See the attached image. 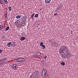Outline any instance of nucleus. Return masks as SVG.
Segmentation results:
<instances>
[{
  "instance_id": "8",
  "label": "nucleus",
  "mask_w": 78,
  "mask_h": 78,
  "mask_svg": "<svg viewBox=\"0 0 78 78\" xmlns=\"http://www.w3.org/2000/svg\"><path fill=\"white\" fill-rule=\"evenodd\" d=\"M51 0H45V3L47 4H48L49 3H50Z\"/></svg>"
},
{
  "instance_id": "15",
  "label": "nucleus",
  "mask_w": 78,
  "mask_h": 78,
  "mask_svg": "<svg viewBox=\"0 0 78 78\" xmlns=\"http://www.w3.org/2000/svg\"><path fill=\"white\" fill-rule=\"evenodd\" d=\"M9 27H7L5 29V31H8V30H9Z\"/></svg>"
},
{
  "instance_id": "21",
  "label": "nucleus",
  "mask_w": 78,
  "mask_h": 78,
  "mask_svg": "<svg viewBox=\"0 0 78 78\" xmlns=\"http://www.w3.org/2000/svg\"><path fill=\"white\" fill-rule=\"evenodd\" d=\"M20 22L21 23V24H22L23 23V21L22 20H20Z\"/></svg>"
},
{
  "instance_id": "1",
  "label": "nucleus",
  "mask_w": 78,
  "mask_h": 78,
  "mask_svg": "<svg viewBox=\"0 0 78 78\" xmlns=\"http://www.w3.org/2000/svg\"><path fill=\"white\" fill-rule=\"evenodd\" d=\"M68 52V48L67 46H62L59 49V52L61 54H62L63 53H65V52Z\"/></svg>"
},
{
  "instance_id": "32",
  "label": "nucleus",
  "mask_w": 78,
  "mask_h": 78,
  "mask_svg": "<svg viewBox=\"0 0 78 78\" xmlns=\"http://www.w3.org/2000/svg\"><path fill=\"white\" fill-rule=\"evenodd\" d=\"M58 8H60V9H61V8H62V7L61 6H58Z\"/></svg>"
},
{
  "instance_id": "7",
  "label": "nucleus",
  "mask_w": 78,
  "mask_h": 78,
  "mask_svg": "<svg viewBox=\"0 0 78 78\" xmlns=\"http://www.w3.org/2000/svg\"><path fill=\"white\" fill-rule=\"evenodd\" d=\"M27 39V38L25 37H23L20 38V41H23L24 40H25Z\"/></svg>"
},
{
  "instance_id": "17",
  "label": "nucleus",
  "mask_w": 78,
  "mask_h": 78,
  "mask_svg": "<svg viewBox=\"0 0 78 78\" xmlns=\"http://www.w3.org/2000/svg\"><path fill=\"white\" fill-rule=\"evenodd\" d=\"M4 2L5 4H8V2L7 1V0H4Z\"/></svg>"
},
{
  "instance_id": "4",
  "label": "nucleus",
  "mask_w": 78,
  "mask_h": 78,
  "mask_svg": "<svg viewBox=\"0 0 78 78\" xmlns=\"http://www.w3.org/2000/svg\"><path fill=\"white\" fill-rule=\"evenodd\" d=\"M70 56V55L69 54H66L65 55H64L62 56V58L63 59H66V58H67V59H68L69 58V56Z\"/></svg>"
},
{
  "instance_id": "5",
  "label": "nucleus",
  "mask_w": 78,
  "mask_h": 78,
  "mask_svg": "<svg viewBox=\"0 0 78 78\" xmlns=\"http://www.w3.org/2000/svg\"><path fill=\"white\" fill-rule=\"evenodd\" d=\"M35 55L36 56H39L41 55V53L39 52H37L35 53Z\"/></svg>"
},
{
  "instance_id": "37",
  "label": "nucleus",
  "mask_w": 78,
  "mask_h": 78,
  "mask_svg": "<svg viewBox=\"0 0 78 78\" xmlns=\"http://www.w3.org/2000/svg\"><path fill=\"white\" fill-rule=\"evenodd\" d=\"M23 34V35H24V34H25V33H24Z\"/></svg>"
},
{
  "instance_id": "36",
  "label": "nucleus",
  "mask_w": 78,
  "mask_h": 78,
  "mask_svg": "<svg viewBox=\"0 0 78 78\" xmlns=\"http://www.w3.org/2000/svg\"><path fill=\"white\" fill-rule=\"evenodd\" d=\"M23 33H22V35H23Z\"/></svg>"
},
{
  "instance_id": "31",
  "label": "nucleus",
  "mask_w": 78,
  "mask_h": 78,
  "mask_svg": "<svg viewBox=\"0 0 78 78\" xmlns=\"http://www.w3.org/2000/svg\"><path fill=\"white\" fill-rule=\"evenodd\" d=\"M47 56H45V57H44V59H46V58H47Z\"/></svg>"
},
{
  "instance_id": "9",
  "label": "nucleus",
  "mask_w": 78,
  "mask_h": 78,
  "mask_svg": "<svg viewBox=\"0 0 78 78\" xmlns=\"http://www.w3.org/2000/svg\"><path fill=\"white\" fill-rule=\"evenodd\" d=\"M11 45H12V44H11V42H10L7 45L9 47H10Z\"/></svg>"
},
{
  "instance_id": "10",
  "label": "nucleus",
  "mask_w": 78,
  "mask_h": 78,
  "mask_svg": "<svg viewBox=\"0 0 78 78\" xmlns=\"http://www.w3.org/2000/svg\"><path fill=\"white\" fill-rule=\"evenodd\" d=\"M4 27V26L3 25V24L0 25V30H2Z\"/></svg>"
},
{
  "instance_id": "34",
  "label": "nucleus",
  "mask_w": 78,
  "mask_h": 78,
  "mask_svg": "<svg viewBox=\"0 0 78 78\" xmlns=\"http://www.w3.org/2000/svg\"><path fill=\"white\" fill-rule=\"evenodd\" d=\"M40 10H42V9H40Z\"/></svg>"
},
{
  "instance_id": "13",
  "label": "nucleus",
  "mask_w": 78,
  "mask_h": 78,
  "mask_svg": "<svg viewBox=\"0 0 78 78\" xmlns=\"http://www.w3.org/2000/svg\"><path fill=\"white\" fill-rule=\"evenodd\" d=\"M20 17H21V15H18L16 17V19H19V18H20Z\"/></svg>"
},
{
  "instance_id": "2",
  "label": "nucleus",
  "mask_w": 78,
  "mask_h": 78,
  "mask_svg": "<svg viewBox=\"0 0 78 78\" xmlns=\"http://www.w3.org/2000/svg\"><path fill=\"white\" fill-rule=\"evenodd\" d=\"M47 73V70L45 69H44L42 71V73H41V76L43 78H44L45 76V75H46Z\"/></svg>"
},
{
  "instance_id": "14",
  "label": "nucleus",
  "mask_w": 78,
  "mask_h": 78,
  "mask_svg": "<svg viewBox=\"0 0 78 78\" xmlns=\"http://www.w3.org/2000/svg\"><path fill=\"white\" fill-rule=\"evenodd\" d=\"M4 18L6 19L7 18V14L6 13L4 14Z\"/></svg>"
},
{
  "instance_id": "19",
  "label": "nucleus",
  "mask_w": 78,
  "mask_h": 78,
  "mask_svg": "<svg viewBox=\"0 0 78 78\" xmlns=\"http://www.w3.org/2000/svg\"><path fill=\"white\" fill-rule=\"evenodd\" d=\"M9 9L10 12L11 11V9H12V8L11 7H9Z\"/></svg>"
},
{
  "instance_id": "33",
  "label": "nucleus",
  "mask_w": 78,
  "mask_h": 78,
  "mask_svg": "<svg viewBox=\"0 0 78 78\" xmlns=\"http://www.w3.org/2000/svg\"><path fill=\"white\" fill-rule=\"evenodd\" d=\"M59 9H60V8H59V7L57 8V10H59Z\"/></svg>"
},
{
  "instance_id": "26",
  "label": "nucleus",
  "mask_w": 78,
  "mask_h": 78,
  "mask_svg": "<svg viewBox=\"0 0 78 78\" xmlns=\"http://www.w3.org/2000/svg\"><path fill=\"white\" fill-rule=\"evenodd\" d=\"M58 15V13H56L54 14V16H57Z\"/></svg>"
},
{
  "instance_id": "12",
  "label": "nucleus",
  "mask_w": 78,
  "mask_h": 78,
  "mask_svg": "<svg viewBox=\"0 0 78 78\" xmlns=\"http://www.w3.org/2000/svg\"><path fill=\"white\" fill-rule=\"evenodd\" d=\"M2 39H3L4 41H5V39H6V36H5V35H4L2 37Z\"/></svg>"
},
{
  "instance_id": "18",
  "label": "nucleus",
  "mask_w": 78,
  "mask_h": 78,
  "mask_svg": "<svg viewBox=\"0 0 78 78\" xmlns=\"http://www.w3.org/2000/svg\"><path fill=\"white\" fill-rule=\"evenodd\" d=\"M41 47H42V49H44L45 48V45H43L41 46Z\"/></svg>"
},
{
  "instance_id": "11",
  "label": "nucleus",
  "mask_w": 78,
  "mask_h": 78,
  "mask_svg": "<svg viewBox=\"0 0 78 78\" xmlns=\"http://www.w3.org/2000/svg\"><path fill=\"white\" fill-rule=\"evenodd\" d=\"M12 47H14L15 45H16V43L14 41H12Z\"/></svg>"
},
{
  "instance_id": "29",
  "label": "nucleus",
  "mask_w": 78,
  "mask_h": 78,
  "mask_svg": "<svg viewBox=\"0 0 78 78\" xmlns=\"http://www.w3.org/2000/svg\"><path fill=\"white\" fill-rule=\"evenodd\" d=\"M2 1L1 0H0V3H1V4H2Z\"/></svg>"
},
{
  "instance_id": "28",
  "label": "nucleus",
  "mask_w": 78,
  "mask_h": 78,
  "mask_svg": "<svg viewBox=\"0 0 78 78\" xmlns=\"http://www.w3.org/2000/svg\"><path fill=\"white\" fill-rule=\"evenodd\" d=\"M3 60H5V59H7L6 58H2Z\"/></svg>"
},
{
  "instance_id": "25",
  "label": "nucleus",
  "mask_w": 78,
  "mask_h": 78,
  "mask_svg": "<svg viewBox=\"0 0 78 78\" xmlns=\"http://www.w3.org/2000/svg\"><path fill=\"white\" fill-rule=\"evenodd\" d=\"M37 72V73H39V71L38 70H36L35 71V72Z\"/></svg>"
},
{
  "instance_id": "16",
  "label": "nucleus",
  "mask_w": 78,
  "mask_h": 78,
  "mask_svg": "<svg viewBox=\"0 0 78 78\" xmlns=\"http://www.w3.org/2000/svg\"><path fill=\"white\" fill-rule=\"evenodd\" d=\"M4 62V60H0V64H3V63Z\"/></svg>"
},
{
  "instance_id": "20",
  "label": "nucleus",
  "mask_w": 78,
  "mask_h": 78,
  "mask_svg": "<svg viewBox=\"0 0 78 78\" xmlns=\"http://www.w3.org/2000/svg\"><path fill=\"white\" fill-rule=\"evenodd\" d=\"M61 65H62L63 66H65V62H62L61 63Z\"/></svg>"
},
{
  "instance_id": "22",
  "label": "nucleus",
  "mask_w": 78,
  "mask_h": 78,
  "mask_svg": "<svg viewBox=\"0 0 78 78\" xmlns=\"http://www.w3.org/2000/svg\"><path fill=\"white\" fill-rule=\"evenodd\" d=\"M35 17H38V15L37 14H36L34 16Z\"/></svg>"
},
{
  "instance_id": "23",
  "label": "nucleus",
  "mask_w": 78,
  "mask_h": 78,
  "mask_svg": "<svg viewBox=\"0 0 78 78\" xmlns=\"http://www.w3.org/2000/svg\"><path fill=\"white\" fill-rule=\"evenodd\" d=\"M43 42H41L40 44V46H41H41L42 45H43Z\"/></svg>"
},
{
  "instance_id": "6",
  "label": "nucleus",
  "mask_w": 78,
  "mask_h": 78,
  "mask_svg": "<svg viewBox=\"0 0 78 78\" xmlns=\"http://www.w3.org/2000/svg\"><path fill=\"white\" fill-rule=\"evenodd\" d=\"M12 68L14 70H16V69L17 68V65L16 64L13 65Z\"/></svg>"
},
{
  "instance_id": "38",
  "label": "nucleus",
  "mask_w": 78,
  "mask_h": 78,
  "mask_svg": "<svg viewBox=\"0 0 78 78\" xmlns=\"http://www.w3.org/2000/svg\"><path fill=\"white\" fill-rule=\"evenodd\" d=\"M58 10H57V9L56 10V11H57Z\"/></svg>"
},
{
  "instance_id": "3",
  "label": "nucleus",
  "mask_w": 78,
  "mask_h": 78,
  "mask_svg": "<svg viewBox=\"0 0 78 78\" xmlns=\"http://www.w3.org/2000/svg\"><path fill=\"white\" fill-rule=\"evenodd\" d=\"M25 59L22 58H19L16 60V61L18 62H24L25 61Z\"/></svg>"
},
{
  "instance_id": "27",
  "label": "nucleus",
  "mask_w": 78,
  "mask_h": 78,
  "mask_svg": "<svg viewBox=\"0 0 78 78\" xmlns=\"http://www.w3.org/2000/svg\"><path fill=\"white\" fill-rule=\"evenodd\" d=\"M33 75H30V78H33Z\"/></svg>"
},
{
  "instance_id": "24",
  "label": "nucleus",
  "mask_w": 78,
  "mask_h": 78,
  "mask_svg": "<svg viewBox=\"0 0 78 78\" xmlns=\"http://www.w3.org/2000/svg\"><path fill=\"white\" fill-rule=\"evenodd\" d=\"M35 14V13L33 14L32 15V16H31V18H32V19H33V16H34V15Z\"/></svg>"
},
{
  "instance_id": "35",
  "label": "nucleus",
  "mask_w": 78,
  "mask_h": 78,
  "mask_svg": "<svg viewBox=\"0 0 78 78\" xmlns=\"http://www.w3.org/2000/svg\"><path fill=\"white\" fill-rule=\"evenodd\" d=\"M1 0V1H3V0Z\"/></svg>"
},
{
  "instance_id": "30",
  "label": "nucleus",
  "mask_w": 78,
  "mask_h": 78,
  "mask_svg": "<svg viewBox=\"0 0 78 78\" xmlns=\"http://www.w3.org/2000/svg\"><path fill=\"white\" fill-rule=\"evenodd\" d=\"M2 50H0V53H2Z\"/></svg>"
}]
</instances>
